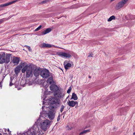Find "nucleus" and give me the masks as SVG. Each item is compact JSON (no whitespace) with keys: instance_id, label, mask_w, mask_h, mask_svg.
I'll use <instances>...</instances> for the list:
<instances>
[{"instance_id":"obj_31","label":"nucleus","mask_w":135,"mask_h":135,"mask_svg":"<svg viewBox=\"0 0 135 135\" xmlns=\"http://www.w3.org/2000/svg\"><path fill=\"white\" fill-rule=\"evenodd\" d=\"M71 128H72V127H71V128H69V126H68L66 127L67 129H68V130H71Z\"/></svg>"},{"instance_id":"obj_35","label":"nucleus","mask_w":135,"mask_h":135,"mask_svg":"<svg viewBox=\"0 0 135 135\" xmlns=\"http://www.w3.org/2000/svg\"><path fill=\"white\" fill-rule=\"evenodd\" d=\"M21 135H25V134H22Z\"/></svg>"},{"instance_id":"obj_7","label":"nucleus","mask_w":135,"mask_h":135,"mask_svg":"<svg viewBox=\"0 0 135 135\" xmlns=\"http://www.w3.org/2000/svg\"><path fill=\"white\" fill-rule=\"evenodd\" d=\"M128 0H122L121 1L119 2L116 5L115 8L119 9L122 7L127 2Z\"/></svg>"},{"instance_id":"obj_6","label":"nucleus","mask_w":135,"mask_h":135,"mask_svg":"<svg viewBox=\"0 0 135 135\" xmlns=\"http://www.w3.org/2000/svg\"><path fill=\"white\" fill-rule=\"evenodd\" d=\"M40 75L43 78H45L50 76V73L48 70L45 69L41 71Z\"/></svg>"},{"instance_id":"obj_16","label":"nucleus","mask_w":135,"mask_h":135,"mask_svg":"<svg viewBox=\"0 0 135 135\" xmlns=\"http://www.w3.org/2000/svg\"><path fill=\"white\" fill-rule=\"evenodd\" d=\"M19 59L18 57H13L12 61L16 65L19 62Z\"/></svg>"},{"instance_id":"obj_1","label":"nucleus","mask_w":135,"mask_h":135,"mask_svg":"<svg viewBox=\"0 0 135 135\" xmlns=\"http://www.w3.org/2000/svg\"><path fill=\"white\" fill-rule=\"evenodd\" d=\"M51 121L43 117L40 116L35 122L34 126L28 130L26 134L27 135H43L50 127Z\"/></svg>"},{"instance_id":"obj_11","label":"nucleus","mask_w":135,"mask_h":135,"mask_svg":"<svg viewBox=\"0 0 135 135\" xmlns=\"http://www.w3.org/2000/svg\"><path fill=\"white\" fill-rule=\"evenodd\" d=\"M50 89L55 93L58 90V87L55 85H52L50 86Z\"/></svg>"},{"instance_id":"obj_23","label":"nucleus","mask_w":135,"mask_h":135,"mask_svg":"<svg viewBox=\"0 0 135 135\" xmlns=\"http://www.w3.org/2000/svg\"><path fill=\"white\" fill-rule=\"evenodd\" d=\"M65 108V106L63 105H62L60 109V111L61 112H62L63 111V109H64Z\"/></svg>"},{"instance_id":"obj_22","label":"nucleus","mask_w":135,"mask_h":135,"mask_svg":"<svg viewBox=\"0 0 135 135\" xmlns=\"http://www.w3.org/2000/svg\"><path fill=\"white\" fill-rule=\"evenodd\" d=\"M115 19V17L114 16H112L110 17V18L108 19V21L110 22Z\"/></svg>"},{"instance_id":"obj_10","label":"nucleus","mask_w":135,"mask_h":135,"mask_svg":"<svg viewBox=\"0 0 135 135\" xmlns=\"http://www.w3.org/2000/svg\"><path fill=\"white\" fill-rule=\"evenodd\" d=\"M67 103L69 106L71 107H74L76 105H78V103L77 101L69 100Z\"/></svg>"},{"instance_id":"obj_34","label":"nucleus","mask_w":135,"mask_h":135,"mask_svg":"<svg viewBox=\"0 0 135 135\" xmlns=\"http://www.w3.org/2000/svg\"><path fill=\"white\" fill-rule=\"evenodd\" d=\"M7 131L8 132H9V130L8 129V130H7Z\"/></svg>"},{"instance_id":"obj_29","label":"nucleus","mask_w":135,"mask_h":135,"mask_svg":"<svg viewBox=\"0 0 135 135\" xmlns=\"http://www.w3.org/2000/svg\"><path fill=\"white\" fill-rule=\"evenodd\" d=\"M12 80H10V84H9V85L11 86H12L13 85V84L12 83Z\"/></svg>"},{"instance_id":"obj_30","label":"nucleus","mask_w":135,"mask_h":135,"mask_svg":"<svg viewBox=\"0 0 135 135\" xmlns=\"http://www.w3.org/2000/svg\"><path fill=\"white\" fill-rule=\"evenodd\" d=\"M60 119V115H59L57 119V121H59Z\"/></svg>"},{"instance_id":"obj_24","label":"nucleus","mask_w":135,"mask_h":135,"mask_svg":"<svg viewBox=\"0 0 135 135\" xmlns=\"http://www.w3.org/2000/svg\"><path fill=\"white\" fill-rule=\"evenodd\" d=\"M41 27V26L40 25L38 27L36 28L35 30V31H36L39 30Z\"/></svg>"},{"instance_id":"obj_40","label":"nucleus","mask_w":135,"mask_h":135,"mask_svg":"<svg viewBox=\"0 0 135 135\" xmlns=\"http://www.w3.org/2000/svg\"><path fill=\"white\" fill-rule=\"evenodd\" d=\"M133 19H135V18H134H134Z\"/></svg>"},{"instance_id":"obj_25","label":"nucleus","mask_w":135,"mask_h":135,"mask_svg":"<svg viewBox=\"0 0 135 135\" xmlns=\"http://www.w3.org/2000/svg\"><path fill=\"white\" fill-rule=\"evenodd\" d=\"M71 87H69L68 90L67 91V93H70L71 90Z\"/></svg>"},{"instance_id":"obj_5","label":"nucleus","mask_w":135,"mask_h":135,"mask_svg":"<svg viewBox=\"0 0 135 135\" xmlns=\"http://www.w3.org/2000/svg\"><path fill=\"white\" fill-rule=\"evenodd\" d=\"M57 54L60 56L65 58H70L72 56L71 54L69 52L66 53L59 51L57 52Z\"/></svg>"},{"instance_id":"obj_2","label":"nucleus","mask_w":135,"mask_h":135,"mask_svg":"<svg viewBox=\"0 0 135 135\" xmlns=\"http://www.w3.org/2000/svg\"><path fill=\"white\" fill-rule=\"evenodd\" d=\"M50 104L43 106L42 107L43 109L45 110V109L48 110L46 113L47 114L49 119L50 120H52L54 118L55 114L56 112L55 109L60 105L61 101L60 99L57 98L53 97L50 98L49 99Z\"/></svg>"},{"instance_id":"obj_3","label":"nucleus","mask_w":135,"mask_h":135,"mask_svg":"<svg viewBox=\"0 0 135 135\" xmlns=\"http://www.w3.org/2000/svg\"><path fill=\"white\" fill-rule=\"evenodd\" d=\"M10 54H7L5 56V53L4 52L0 53V64L3 63H8L10 61Z\"/></svg>"},{"instance_id":"obj_26","label":"nucleus","mask_w":135,"mask_h":135,"mask_svg":"<svg viewBox=\"0 0 135 135\" xmlns=\"http://www.w3.org/2000/svg\"><path fill=\"white\" fill-rule=\"evenodd\" d=\"M93 54L91 52L90 53H89V55L88 56V57H93Z\"/></svg>"},{"instance_id":"obj_33","label":"nucleus","mask_w":135,"mask_h":135,"mask_svg":"<svg viewBox=\"0 0 135 135\" xmlns=\"http://www.w3.org/2000/svg\"><path fill=\"white\" fill-rule=\"evenodd\" d=\"M4 129V130L5 132L6 131V129Z\"/></svg>"},{"instance_id":"obj_13","label":"nucleus","mask_w":135,"mask_h":135,"mask_svg":"<svg viewBox=\"0 0 135 135\" xmlns=\"http://www.w3.org/2000/svg\"><path fill=\"white\" fill-rule=\"evenodd\" d=\"M64 65L66 70H67L69 69L71 65V64L68 62L67 61H65L64 62Z\"/></svg>"},{"instance_id":"obj_12","label":"nucleus","mask_w":135,"mask_h":135,"mask_svg":"<svg viewBox=\"0 0 135 135\" xmlns=\"http://www.w3.org/2000/svg\"><path fill=\"white\" fill-rule=\"evenodd\" d=\"M53 45H52L49 44H46L45 43H42L40 45V46L41 47L50 48L52 47Z\"/></svg>"},{"instance_id":"obj_9","label":"nucleus","mask_w":135,"mask_h":135,"mask_svg":"<svg viewBox=\"0 0 135 135\" xmlns=\"http://www.w3.org/2000/svg\"><path fill=\"white\" fill-rule=\"evenodd\" d=\"M54 95L55 96L60 98H62L64 96V93L61 92L59 90L55 93H54Z\"/></svg>"},{"instance_id":"obj_14","label":"nucleus","mask_w":135,"mask_h":135,"mask_svg":"<svg viewBox=\"0 0 135 135\" xmlns=\"http://www.w3.org/2000/svg\"><path fill=\"white\" fill-rule=\"evenodd\" d=\"M17 1H18L17 0L14 1H12L8 3H5V4H1V5H0V7H2L7 6H9V5H11L13 3H15V2H17Z\"/></svg>"},{"instance_id":"obj_32","label":"nucleus","mask_w":135,"mask_h":135,"mask_svg":"<svg viewBox=\"0 0 135 135\" xmlns=\"http://www.w3.org/2000/svg\"><path fill=\"white\" fill-rule=\"evenodd\" d=\"M47 1L46 0L42 2V3H45Z\"/></svg>"},{"instance_id":"obj_36","label":"nucleus","mask_w":135,"mask_h":135,"mask_svg":"<svg viewBox=\"0 0 135 135\" xmlns=\"http://www.w3.org/2000/svg\"><path fill=\"white\" fill-rule=\"evenodd\" d=\"M133 135H135V132L134 133Z\"/></svg>"},{"instance_id":"obj_4","label":"nucleus","mask_w":135,"mask_h":135,"mask_svg":"<svg viewBox=\"0 0 135 135\" xmlns=\"http://www.w3.org/2000/svg\"><path fill=\"white\" fill-rule=\"evenodd\" d=\"M19 65L21 69L22 68L21 71L23 73H25L28 67L31 66L30 65H28V64L26 62H21Z\"/></svg>"},{"instance_id":"obj_19","label":"nucleus","mask_w":135,"mask_h":135,"mask_svg":"<svg viewBox=\"0 0 135 135\" xmlns=\"http://www.w3.org/2000/svg\"><path fill=\"white\" fill-rule=\"evenodd\" d=\"M73 99L74 100H76L78 99V97L74 93L72 94L71 99Z\"/></svg>"},{"instance_id":"obj_38","label":"nucleus","mask_w":135,"mask_h":135,"mask_svg":"<svg viewBox=\"0 0 135 135\" xmlns=\"http://www.w3.org/2000/svg\"><path fill=\"white\" fill-rule=\"evenodd\" d=\"M44 101H43V103H44Z\"/></svg>"},{"instance_id":"obj_8","label":"nucleus","mask_w":135,"mask_h":135,"mask_svg":"<svg viewBox=\"0 0 135 135\" xmlns=\"http://www.w3.org/2000/svg\"><path fill=\"white\" fill-rule=\"evenodd\" d=\"M32 68L31 66H29L26 70V76L27 77H29L32 75Z\"/></svg>"},{"instance_id":"obj_15","label":"nucleus","mask_w":135,"mask_h":135,"mask_svg":"<svg viewBox=\"0 0 135 135\" xmlns=\"http://www.w3.org/2000/svg\"><path fill=\"white\" fill-rule=\"evenodd\" d=\"M52 29L50 28H48L46 30H44L42 32V35H45L50 32L51 31Z\"/></svg>"},{"instance_id":"obj_20","label":"nucleus","mask_w":135,"mask_h":135,"mask_svg":"<svg viewBox=\"0 0 135 135\" xmlns=\"http://www.w3.org/2000/svg\"><path fill=\"white\" fill-rule=\"evenodd\" d=\"M47 83L49 84H51L53 82L52 78V77H50L47 80Z\"/></svg>"},{"instance_id":"obj_37","label":"nucleus","mask_w":135,"mask_h":135,"mask_svg":"<svg viewBox=\"0 0 135 135\" xmlns=\"http://www.w3.org/2000/svg\"><path fill=\"white\" fill-rule=\"evenodd\" d=\"M68 97H67L66 99H68Z\"/></svg>"},{"instance_id":"obj_21","label":"nucleus","mask_w":135,"mask_h":135,"mask_svg":"<svg viewBox=\"0 0 135 135\" xmlns=\"http://www.w3.org/2000/svg\"><path fill=\"white\" fill-rule=\"evenodd\" d=\"M90 132V130L89 129L85 130L80 133L79 135H82L86 133L87 132Z\"/></svg>"},{"instance_id":"obj_28","label":"nucleus","mask_w":135,"mask_h":135,"mask_svg":"<svg viewBox=\"0 0 135 135\" xmlns=\"http://www.w3.org/2000/svg\"><path fill=\"white\" fill-rule=\"evenodd\" d=\"M68 36H69L70 37H72V38H73V35L72 33H71L68 35Z\"/></svg>"},{"instance_id":"obj_27","label":"nucleus","mask_w":135,"mask_h":135,"mask_svg":"<svg viewBox=\"0 0 135 135\" xmlns=\"http://www.w3.org/2000/svg\"><path fill=\"white\" fill-rule=\"evenodd\" d=\"M25 46L27 47V48L28 49L29 51H31V48L29 46Z\"/></svg>"},{"instance_id":"obj_18","label":"nucleus","mask_w":135,"mask_h":135,"mask_svg":"<svg viewBox=\"0 0 135 135\" xmlns=\"http://www.w3.org/2000/svg\"><path fill=\"white\" fill-rule=\"evenodd\" d=\"M40 72V70L38 69H35L34 71L33 74L35 76H37L39 75Z\"/></svg>"},{"instance_id":"obj_39","label":"nucleus","mask_w":135,"mask_h":135,"mask_svg":"<svg viewBox=\"0 0 135 135\" xmlns=\"http://www.w3.org/2000/svg\"><path fill=\"white\" fill-rule=\"evenodd\" d=\"M89 78H90V76H89Z\"/></svg>"},{"instance_id":"obj_17","label":"nucleus","mask_w":135,"mask_h":135,"mask_svg":"<svg viewBox=\"0 0 135 135\" xmlns=\"http://www.w3.org/2000/svg\"><path fill=\"white\" fill-rule=\"evenodd\" d=\"M21 68L19 65L15 69V72L16 74H18L20 72Z\"/></svg>"}]
</instances>
